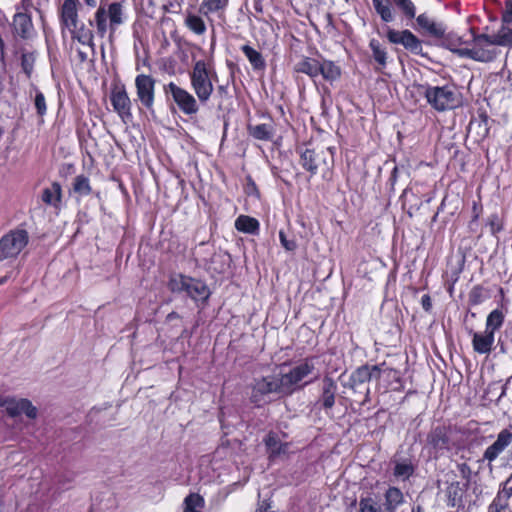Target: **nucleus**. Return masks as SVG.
<instances>
[{
	"instance_id": "obj_25",
	"label": "nucleus",
	"mask_w": 512,
	"mask_h": 512,
	"mask_svg": "<svg viewBox=\"0 0 512 512\" xmlns=\"http://www.w3.org/2000/svg\"><path fill=\"white\" fill-rule=\"evenodd\" d=\"M294 70L315 79L319 76L320 62L315 58L304 57L295 64Z\"/></svg>"
},
{
	"instance_id": "obj_4",
	"label": "nucleus",
	"mask_w": 512,
	"mask_h": 512,
	"mask_svg": "<svg viewBox=\"0 0 512 512\" xmlns=\"http://www.w3.org/2000/svg\"><path fill=\"white\" fill-rule=\"evenodd\" d=\"M168 287L173 293H186L197 306L205 305L211 295L204 281L183 274L173 275L169 279Z\"/></svg>"
},
{
	"instance_id": "obj_60",
	"label": "nucleus",
	"mask_w": 512,
	"mask_h": 512,
	"mask_svg": "<svg viewBox=\"0 0 512 512\" xmlns=\"http://www.w3.org/2000/svg\"><path fill=\"white\" fill-rule=\"evenodd\" d=\"M485 126H487V124H486V123H485ZM487 131H488V128H487V127H485V132L487 133Z\"/></svg>"
},
{
	"instance_id": "obj_53",
	"label": "nucleus",
	"mask_w": 512,
	"mask_h": 512,
	"mask_svg": "<svg viewBox=\"0 0 512 512\" xmlns=\"http://www.w3.org/2000/svg\"><path fill=\"white\" fill-rule=\"evenodd\" d=\"M421 304L425 311H429L431 309V299L428 295H423L421 298Z\"/></svg>"
},
{
	"instance_id": "obj_20",
	"label": "nucleus",
	"mask_w": 512,
	"mask_h": 512,
	"mask_svg": "<svg viewBox=\"0 0 512 512\" xmlns=\"http://www.w3.org/2000/svg\"><path fill=\"white\" fill-rule=\"evenodd\" d=\"M417 24L419 27L424 30L427 34L430 36L436 37V38H442L445 35L446 27L440 23L436 22L433 19H431L426 14H420L416 18Z\"/></svg>"
},
{
	"instance_id": "obj_11",
	"label": "nucleus",
	"mask_w": 512,
	"mask_h": 512,
	"mask_svg": "<svg viewBox=\"0 0 512 512\" xmlns=\"http://www.w3.org/2000/svg\"><path fill=\"white\" fill-rule=\"evenodd\" d=\"M0 406L4 408L11 417L25 414L27 417L34 419L37 416V408L33 406L28 399L1 396Z\"/></svg>"
},
{
	"instance_id": "obj_59",
	"label": "nucleus",
	"mask_w": 512,
	"mask_h": 512,
	"mask_svg": "<svg viewBox=\"0 0 512 512\" xmlns=\"http://www.w3.org/2000/svg\"><path fill=\"white\" fill-rule=\"evenodd\" d=\"M464 468H467L466 464H463V465H462V470H463Z\"/></svg>"
},
{
	"instance_id": "obj_38",
	"label": "nucleus",
	"mask_w": 512,
	"mask_h": 512,
	"mask_svg": "<svg viewBox=\"0 0 512 512\" xmlns=\"http://www.w3.org/2000/svg\"><path fill=\"white\" fill-rule=\"evenodd\" d=\"M204 507V499L199 494H189L184 500L183 512H202Z\"/></svg>"
},
{
	"instance_id": "obj_46",
	"label": "nucleus",
	"mask_w": 512,
	"mask_h": 512,
	"mask_svg": "<svg viewBox=\"0 0 512 512\" xmlns=\"http://www.w3.org/2000/svg\"><path fill=\"white\" fill-rule=\"evenodd\" d=\"M34 106L37 111V115L42 118L46 112H47V104H46V98L44 94L38 90L37 88H34Z\"/></svg>"
},
{
	"instance_id": "obj_7",
	"label": "nucleus",
	"mask_w": 512,
	"mask_h": 512,
	"mask_svg": "<svg viewBox=\"0 0 512 512\" xmlns=\"http://www.w3.org/2000/svg\"><path fill=\"white\" fill-rule=\"evenodd\" d=\"M164 92L166 95H171L174 103L184 115L192 116L199 112V100L188 90L174 82H169L164 86Z\"/></svg>"
},
{
	"instance_id": "obj_2",
	"label": "nucleus",
	"mask_w": 512,
	"mask_h": 512,
	"mask_svg": "<svg viewBox=\"0 0 512 512\" xmlns=\"http://www.w3.org/2000/svg\"><path fill=\"white\" fill-rule=\"evenodd\" d=\"M125 21V12L122 3H101L97 8L94 18L89 20L90 26L95 28L98 37L104 38L109 32L114 34L116 29Z\"/></svg>"
},
{
	"instance_id": "obj_45",
	"label": "nucleus",
	"mask_w": 512,
	"mask_h": 512,
	"mask_svg": "<svg viewBox=\"0 0 512 512\" xmlns=\"http://www.w3.org/2000/svg\"><path fill=\"white\" fill-rule=\"evenodd\" d=\"M360 512H382L377 500L371 496L361 497L359 500Z\"/></svg>"
},
{
	"instance_id": "obj_17",
	"label": "nucleus",
	"mask_w": 512,
	"mask_h": 512,
	"mask_svg": "<svg viewBox=\"0 0 512 512\" xmlns=\"http://www.w3.org/2000/svg\"><path fill=\"white\" fill-rule=\"evenodd\" d=\"M373 370L376 372V378L387 382L388 388L395 391H398L402 388L400 371L386 366L385 363L373 365Z\"/></svg>"
},
{
	"instance_id": "obj_21",
	"label": "nucleus",
	"mask_w": 512,
	"mask_h": 512,
	"mask_svg": "<svg viewBox=\"0 0 512 512\" xmlns=\"http://www.w3.org/2000/svg\"><path fill=\"white\" fill-rule=\"evenodd\" d=\"M405 503L402 491L394 486L389 487L384 493L385 512H396Z\"/></svg>"
},
{
	"instance_id": "obj_55",
	"label": "nucleus",
	"mask_w": 512,
	"mask_h": 512,
	"mask_svg": "<svg viewBox=\"0 0 512 512\" xmlns=\"http://www.w3.org/2000/svg\"><path fill=\"white\" fill-rule=\"evenodd\" d=\"M501 392L500 395L497 398V401H499L501 398H503L506 395L507 392V383L500 386Z\"/></svg>"
},
{
	"instance_id": "obj_32",
	"label": "nucleus",
	"mask_w": 512,
	"mask_h": 512,
	"mask_svg": "<svg viewBox=\"0 0 512 512\" xmlns=\"http://www.w3.org/2000/svg\"><path fill=\"white\" fill-rule=\"evenodd\" d=\"M429 443L438 450L448 449L449 438L444 428L436 427L428 436Z\"/></svg>"
},
{
	"instance_id": "obj_35",
	"label": "nucleus",
	"mask_w": 512,
	"mask_h": 512,
	"mask_svg": "<svg viewBox=\"0 0 512 512\" xmlns=\"http://www.w3.org/2000/svg\"><path fill=\"white\" fill-rule=\"evenodd\" d=\"M242 52L249 60L250 64L252 65L253 69L255 70H262L265 68V60L262 57L261 53L255 50L250 45H243L241 47Z\"/></svg>"
},
{
	"instance_id": "obj_44",
	"label": "nucleus",
	"mask_w": 512,
	"mask_h": 512,
	"mask_svg": "<svg viewBox=\"0 0 512 512\" xmlns=\"http://www.w3.org/2000/svg\"><path fill=\"white\" fill-rule=\"evenodd\" d=\"M394 5L403 13L408 19H413L416 16V7L411 0H391Z\"/></svg>"
},
{
	"instance_id": "obj_24",
	"label": "nucleus",
	"mask_w": 512,
	"mask_h": 512,
	"mask_svg": "<svg viewBox=\"0 0 512 512\" xmlns=\"http://www.w3.org/2000/svg\"><path fill=\"white\" fill-rule=\"evenodd\" d=\"M270 458H276L284 455L288 451V443H282L278 435L274 432L268 433L264 439Z\"/></svg>"
},
{
	"instance_id": "obj_40",
	"label": "nucleus",
	"mask_w": 512,
	"mask_h": 512,
	"mask_svg": "<svg viewBox=\"0 0 512 512\" xmlns=\"http://www.w3.org/2000/svg\"><path fill=\"white\" fill-rule=\"evenodd\" d=\"M447 505L450 507H456L462 498V489L458 482L451 483L446 490Z\"/></svg>"
},
{
	"instance_id": "obj_47",
	"label": "nucleus",
	"mask_w": 512,
	"mask_h": 512,
	"mask_svg": "<svg viewBox=\"0 0 512 512\" xmlns=\"http://www.w3.org/2000/svg\"><path fill=\"white\" fill-rule=\"evenodd\" d=\"M35 63V55L32 52H25L21 56V66L27 77H30Z\"/></svg>"
},
{
	"instance_id": "obj_31",
	"label": "nucleus",
	"mask_w": 512,
	"mask_h": 512,
	"mask_svg": "<svg viewBox=\"0 0 512 512\" xmlns=\"http://www.w3.org/2000/svg\"><path fill=\"white\" fill-rule=\"evenodd\" d=\"M61 196L60 184L53 182L50 187L43 190L41 199L45 204L57 207L61 201Z\"/></svg>"
},
{
	"instance_id": "obj_30",
	"label": "nucleus",
	"mask_w": 512,
	"mask_h": 512,
	"mask_svg": "<svg viewBox=\"0 0 512 512\" xmlns=\"http://www.w3.org/2000/svg\"><path fill=\"white\" fill-rule=\"evenodd\" d=\"M373 7L385 23L394 21L395 14L389 0H372Z\"/></svg>"
},
{
	"instance_id": "obj_13",
	"label": "nucleus",
	"mask_w": 512,
	"mask_h": 512,
	"mask_svg": "<svg viewBox=\"0 0 512 512\" xmlns=\"http://www.w3.org/2000/svg\"><path fill=\"white\" fill-rule=\"evenodd\" d=\"M387 39L393 44H400L408 51L414 54H421L423 47L422 42L411 31L403 30L397 31L392 28H387Z\"/></svg>"
},
{
	"instance_id": "obj_54",
	"label": "nucleus",
	"mask_w": 512,
	"mask_h": 512,
	"mask_svg": "<svg viewBox=\"0 0 512 512\" xmlns=\"http://www.w3.org/2000/svg\"><path fill=\"white\" fill-rule=\"evenodd\" d=\"M269 504L262 503L258 506L255 512H269Z\"/></svg>"
},
{
	"instance_id": "obj_22",
	"label": "nucleus",
	"mask_w": 512,
	"mask_h": 512,
	"mask_svg": "<svg viewBox=\"0 0 512 512\" xmlns=\"http://www.w3.org/2000/svg\"><path fill=\"white\" fill-rule=\"evenodd\" d=\"M337 384L331 377H324L320 402L324 409H331L335 404Z\"/></svg>"
},
{
	"instance_id": "obj_50",
	"label": "nucleus",
	"mask_w": 512,
	"mask_h": 512,
	"mask_svg": "<svg viewBox=\"0 0 512 512\" xmlns=\"http://www.w3.org/2000/svg\"><path fill=\"white\" fill-rule=\"evenodd\" d=\"M488 225L493 235H496L503 229V224L497 214H493L489 217Z\"/></svg>"
},
{
	"instance_id": "obj_8",
	"label": "nucleus",
	"mask_w": 512,
	"mask_h": 512,
	"mask_svg": "<svg viewBox=\"0 0 512 512\" xmlns=\"http://www.w3.org/2000/svg\"><path fill=\"white\" fill-rule=\"evenodd\" d=\"M28 240V233L23 229L12 230L5 234L0 239V261L18 256L28 244Z\"/></svg>"
},
{
	"instance_id": "obj_9",
	"label": "nucleus",
	"mask_w": 512,
	"mask_h": 512,
	"mask_svg": "<svg viewBox=\"0 0 512 512\" xmlns=\"http://www.w3.org/2000/svg\"><path fill=\"white\" fill-rule=\"evenodd\" d=\"M314 363L312 360L306 359L305 361L294 366L289 372L279 375L282 382V389L284 395L293 393L298 385L314 371Z\"/></svg>"
},
{
	"instance_id": "obj_56",
	"label": "nucleus",
	"mask_w": 512,
	"mask_h": 512,
	"mask_svg": "<svg viewBox=\"0 0 512 512\" xmlns=\"http://www.w3.org/2000/svg\"><path fill=\"white\" fill-rule=\"evenodd\" d=\"M84 2L86 3L87 6H89L91 8H94L97 5L96 0H84Z\"/></svg>"
},
{
	"instance_id": "obj_6",
	"label": "nucleus",
	"mask_w": 512,
	"mask_h": 512,
	"mask_svg": "<svg viewBox=\"0 0 512 512\" xmlns=\"http://www.w3.org/2000/svg\"><path fill=\"white\" fill-rule=\"evenodd\" d=\"M272 394H284L279 375H269L254 380L251 402L260 407L271 400Z\"/></svg>"
},
{
	"instance_id": "obj_14",
	"label": "nucleus",
	"mask_w": 512,
	"mask_h": 512,
	"mask_svg": "<svg viewBox=\"0 0 512 512\" xmlns=\"http://www.w3.org/2000/svg\"><path fill=\"white\" fill-rule=\"evenodd\" d=\"M137 98L148 110H153L155 98V80L146 74H139L135 79Z\"/></svg>"
},
{
	"instance_id": "obj_29",
	"label": "nucleus",
	"mask_w": 512,
	"mask_h": 512,
	"mask_svg": "<svg viewBox=\"0 0 512 512\" xmlns=\"http://www.w3.org/2000/svg\"><path fill=\"white\" fill-rule=\"evenodd\" d=\"M235 228L239 232L256 235L259 233L260 224L258 220L253 217L240 215L235 220Z\"/></svg>"
},
{
	"instance_id": "obj_49",
	"label": "nucleus",
	"mask_w": 512,
	"mask_h": 512,
	"mask_svg": "<svg viewBox=\"0 0 512 512\" xmlns=\"http://www.w3.org/2000/svg\"><path fill=\"white\" fill-rule=\"evenodd\" d=\"M50 0H22L24 8H33L39 13L48 6Z\"/></svg>"
},
{
	"instance_id": "obj_36",
	"label": "nucleus",
	"mask_w": 512,
	"mask_h": 512,
	"mask_svg": "<svg viewBox=\"0 0 512 512\" xmlns=\"http://www.w3.org/2000/svg\"><path fill=\"white\" fill-rule=\"evenodd\" d=\"M490 298L488 289L481 285L474 286L468 294V303L470 306H478Z\"/></svg>"
},
{
	"instance_id": "obj_41",
	"label": "nucleus",
	"mask_w": 512,
	"mask_h": 512,
	"mask_svg": "<svg viewBox=\"0 0 512 512\" xmlns=\"http://www.w3.org/2000/svg\"><path fill=\"white\" fill-rule=\"evenodd\" d=\"M228 0H204L199 8L200 13L208 16L210 13L223 10L227 6Z\"/></svg>"
},
{
	"instance_id": "obj_57",
	"label": "nucleus",
	"mask_w": 512,
	"mask_h": 512,
	"mask_svg": "<svg viewBox=\"0 0 512 512\" xmlns=\"http://www.w3.org/2000/svg\"><path fill=\"white\" fill-rule=\"evenodd\" d=\"M217 92H218L219 94H224V93H226V92H227V89H226V87H225V86L221 85V86H218V88H217Z\"/></svg>"
},
{
	"instance_id": "obj_43",
	"label": "nucleus",
	"mask_w": 512,
	"mask_h": 512,
	"mask_svg": "<svg viewBox=\"0 0 512 512\" xmlns=\"http://www.w3.org/2000/svg\"><path fill=\"white\" fill-rule=\"evenodd\" d=\"M369 46L372 50L373 58L375 59V61L379 65L384 67L386 65L387 60V52L385 51V49L382 48L381 44L376 39L370 40Z\"/></svg>"
},
{
	"instance_id": "obj_33",
	"label": "nucleus",
	"mask_w": 512,
	"mask_h": 512,
	"mask_svg": "<svg viewBox=\"0 0 512 512\" xmlns=\"http://www.w3.org/2000/svg\"><path fill=\"white\" fill-rule=\"evenodd\" d=\"M415 471L414 465L410 460H403L395 462L393 469V475L397 480L406 481L408 480Z\"/></svg>"
},
{
	"instance_id": "obj_28",
	"label": "nucleus",
	"mask_w": 512,
	"mask_h": 512,
	"mask_svg": "<svg viewBox=\"0 0 512 512\" xmlns=\"http://www.w3.org/2000/svg\"><path fill=\"white\" fill-rule=\"evenodd\" d=\"M300 164L305 170L310 172L311 175H315L318 171V155L313 149H301Z\"/></svg>"
},
{
	"instance_id": "obj_3",
	"label": "nucleus",
	"mask_w": 512,
	"mask_h": 512,
	"mask_svg": "<svg viewBox=\"0 0 512 512\" xmlns=\"http://www.w3.org/2000/svg\"><path fill=\"white\" fill-rule=\"evenodd\" d=\"M189 80L197 99L205 104L214 92V83L218 81V75L211 63L198 60L189 72Z\"/></svg>"
},
{
	"instance_id": "obj_52",
	"label": "nucleus",
	"mask_w": 512,
	"mask_h": 512,
	"mask_svg": "<svg viewBox=\"0 0 512 512\" xmlns=\"http://www.w3.org/2000/svg\"><path fill=\"white\" fill-rule=\"evenodd\" d=\"M502 20L506 24L512 22V0L506 1V7L502 15Z\"/></svg>"
},
{
	"instance_id": "obj_23",
	"label": "nucleus",
	"mask_w": 512,
	"mask_h": 512,
	"mask_svg": "<svg viewBox=\"0 0 512 512\" xmlns=\"http://www.w3.org/2000/svg\"><path fill=\"white\" fill-rule=\"evenodd\" d=\"M73 40H77L79 43L85 46H94V34L93 31L87 27L82 21L75 25V28L71 27L68 29Z\"/></svg>"
},
{
	"instance_id": "obj_51",
	"label": "nucleus",
	"mask_w": 512,
	"mask_h": 512,
	"mask_svg": "<svg viewBox=\"0 0 512 512\" xmlns=\"http://www.w3.org/2000/svg\"><path fill=\"white\" fill-rule=\"evenodd\" d=\"M279 239L281 242V245L287 250V251H294L297 247L296 242L293 239H288L286 234L283 231L279 232Z\"/></svg>"
},
{
	"instance_id": "obj_27",
	"label": "nucleus",
	"mask_w": 512,
	"mask_h": 512,
	"mask_svg": "<svg viewBox=\"0 0 512 512\" xmlns=\"http://www.w3.org/2000/svg\"><path fill=\"white\" fill-rule=\"evenodd\" d=\"M247 129L250 136L261 141L272 140L275 133V129L270 123L248 125Z\"/></svg>"
},
{
	"instance_id": "obj_10",
	"label": "nucleus",
	"mask_w": 512,
	"mask_h": 512,
	"mask_svg": "<svg viewBox=\"0 0 512 512\" xmlns=\"http://www.w3.org/2000/svg\"><path fill=\"white\" fill-rule=\"evenodd\" d=\"M372 378H376L373 366L363 365L351 373L348 382L344 386L350 388L354 393H363L364 399L361 404L364 405L369 401L370 388L367 383Z\"/></svg>"
},
{
	"instance_id": "obj_16",
	"label": "nucleus",
	"mask_w": 512,
	"mask_h": 512,
	"mask_svg": "<svg viewBox=\"0 0 512 512\" xmlns=\"http://www.w3.org/2000/svg\"><path fill=\"white\" fill-rule=\"evenodd\" d=\"M512 443V431L509 429L501 430L496 440L486 448L483 459L492 463L501 453Z\"/></svg>"
},
{
	"instance_id": "obj_37",
	"label": "nucleus",
	"mask_w": 512,
	"mask_h": 512,
	"mask_svg": "<svg viewBox=\"0 0 512 512\" xmlns=\"http://www.w3.org/2000/svg\"><path fill=\"white\" fill-rule=\"evenodd\" d=\"M340 68L332 61L324 60L320 62L319 75L327 81H335L340 77Z\"/></svg>"
},
{
	"instance_id": "obj_19",
	"label": "nucleus",
	"mask_w": 512,
	"mask_h": 512,
	"mask_svg": "<svg viewBox=\"0 0 512 512\" xmlns=\"http://www.w3.org/2000/svg\"><path fill=\"white\" fill-rule=\"evenodd\" d=\"M13 31L14 33L23 38L28 39L34 34V27L31 16L25 13H16L13 18Z\"/></svg>"
},
{
	"instance_id": "obj_26",
	"label": "nucleus",
	"mask_w": 512,
	"mask_h": 512,
	"mask_svg": "<svg viewBox=\"0 0 512 512\" xmlns=\"http://www.w3.org/2000/svg\"><path fill=\"white\" fill-rule=\"evenodd\" d=\"M443 38V46L449 49L451 52L457 54L459 57L463 58L461 54V50H467L469 46L470 40H464L462 37H459L455 34L444 35Z\"/></svg>"
},
{
	"instance_id": "obj_15",
	"label": "nucleus",
	"mask_w": 512,
	"mask_h": 512,
	"mask_svg": "<svg viewBox=\"0 0 512 512\" xmlns=\"http://www.w3.org/2000/svg\"><path fill=\"white\" fill-rule=\"evenodd\" d=\"M81 4L78 0H64L59 8V20L62 28H75V25L81 20L79 19V9Z\"/></svg>"
},
{
	"instance_id": "obj_39",
	"label": "nucleus",
	"mask_w": 512,
	"mask_h": 512,
	"mask_svg": "<svg viewBox=\"0 0 512 512\" xmlns=\"http://www.w3.org/2000/svg\"><path fill=\"white\" fill-rule=\"evenodd\" d=\"M185 25L197 35H202L206 32V25L203 19L197 15L191 13L187 14Z\"/></svg>"
},
{
	"instance_id": "obj_42",
	"label": "nucleus",
	"mask_w": 512,
	"mask_h": 512,
	"mask_svg": "<svg viewBox=\"0 0 512 512\" xmlns=\"http://www.w3.org/2000/svg\"><path fill=\"white\" fill-rule=\"evenodd\" d=\"M73 190L80 196H87L91 192L89 179L84 175H78L73 182Z\"/></svg>"
},
{
	"instance_id": "obj_34",
	"label": "nucleus",
	"mask_w": 512,
	"mask_h": 512,
	"mask_svg": "<svg viewBox=\"0 0 512 512\" xmlns=\"http://www.w3.org/2000/svg\"><path fill=\"white\" fill-rule=\"evenodd\" d=\"M504 320L505 315L502 310H492L486 318L485 330L495 335L496 331H498L503 326Z\"/></svg>"
},
{
	"instance_id": "obj_58",
	"label": "nucleus",
	"mask_w": 512,
	"mask_h": 512,
	"mask_svg": "<svg viewBox=\"0 0 512 512\" xmlns=\"http://www.w3.org/2000/svg\"><path fill=\"white\" fill-rule=\"evenodd\" d=\"M179 315L176 313V312H171L170 314H168L167 318L169 320H172V319H175V318H178Z\"/></svg>"
},
{
	"instance_id": "obj_48",
	"label": "nucleus",
	"mask_w": 512,
	"mask_h": 512,
	"mask_svg": "<svg viewBox=\"0 0 512 512\" xmlns=\"http://www.w3.org/2000/svg\"><path fill=\"white\" fill-rule=\"evenodd\" d=\"M487 512H512L507 499L503 500L499 495L490 503Z\"/></svg>"
},
{
	"instance_id": "obj_18",
	"label": "nucleus",
	"mask_w": 512,
	"mask_h": 512,
	"mask_svg": "<svg viewBox=\"0 0 512 512\" xmlns=\"http://www.w3.org/2000/svg\"><path fill=\"white\" fill-rule=\"evenodd\" d=\"M472 335V347L473 350L478 354H490L493 350L495 335L487 330L484 332H473Z\"/></svg>"
},
{
	"instance_id": "obj_1",
	"label": "nucleus",
	"mask_w": 512,
	"mask_h": 512,
	"mask_svg": "<svg viewBox=\"0 0 512 512\" xmlns=\"http://www.w3.org/2000/svg\"><path fill=\"white\" fill-rule=\"evenodd\" d=\"M499 46H512V29L502 26L496 34H474L467 50H461L463 58L478 62H491L501 53Z\"/></svg>"
},
{
	"instance_id": "obj_5",
	"label": "nucleus",
	"mask_w": 512,
	"mask_h": 512,
	"mask_svg": "<svg viewBox=\"0 0 512 512\" xmlns=\"http://www.w3.org/2000/svg\"><path fill=\"white\" fill-rule=\"evenodd\" d=\"M427 102L438 111H445L456 108L460 99L451 85L427 86L425 89Z\"/></svg>"
},
{
	"instance_id": "obj_12",
	"label": "nucleus",
	"mask_w": 512,
	"mask_h": 512,
	"mask_svg": "<svg viewBox=\"0 0 512 512\" xmlns=\"http://www.w3.org/2000/svg\"><path fill=\"white\" fill-rule=\"evenodd\" d=\"M110 101L114 111L119 115L123 122L127 123L132 119V103L123 85L115 86L111 90Z\"/></svg>"
}]
</instances>
